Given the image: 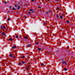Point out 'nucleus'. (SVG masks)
I'll list each match as a JSON object with an SVG mask.
<instances>
[{
    "mask_svg": "<svg viewBox=\"0 0 75 75\" xmlns=\"http://www.w3.org/2000/svg\"><path fill=\"white\" fill-rule=\"evenodd\" d=\"M15 6V7H17V8L18 10H19V9L20 8L21 6L19 5H18L17 4H16Z\"/></svg>",
    "mask_w": 75,
    "mask_h": 75,
    "instance_id": "f257e3e1",
    "label": "nucleus"
},
{
    "mask_svg": "<svg viewBox=\"0 0 75 75\" xmlns=\"http://www.w3.org/2000/svg\"><path fill=\"white\" fill-rule=\"evenodd\" d=\"M64 17V14L62 13L61 14V16H60V18L62 19V18H63Z\"/></svg>",
    "mask_w": 75,
    "mask_h": 75,
    "instance_id": "f03ea898",
    "label": "nucleus"
},
{
    "mask_svg": "<svg viewBox=\"0 0 75 75\" xmlns=\"http://www.w3.org/2000/svg\"><path fill=\"white\" fill-rule=\"evenodd\" d=\"M29 68H30V67L29 66H27L26 67V71H28V69H29Z\"/></svg>",
    "mask_w": 75,
    "mask_h": 75,
    "instance_id": "7ed1b4c3",
    "label": "nucleus"
},
{
    "mask_svg": "<svg viewBox=\"0 0 75 75\" xmlns=\"http://www.w3.org/2000/svg\"><path fill=\"white\" fill-rule=\"evenodd\" d=\"M17 46H13L12 47V49H14V48H16Z\"/></svg>",
    "mask_w": 75,
    "mask_h": 75,
    "instance_id": "20e7f679",
    "label": "nucleus"
},
{
    "mask_svg": "<svg viewBox=\"0 0 75 75\" xmlns=\"http://www.w3.org/2000/svg\"><path fill=\"white\" fill-rule=\"evenodd\" d=\"M66 22L67 24H69V23H70V22H69V21H68V20L66 21Z\"/></svg>",
    "mask_w": 75,
    "mask_h": 75,
    "instance_id": "39448f33",
    "label": "nucleus"
},
{
    "mask_svg": "<svg viewBox=\"0 0 75 75\" xmlns=\"http://www.w3.org/2000/svg\"><path fill=\"white\" fill-rule=\"evenodd\" d=\"M15 37L16 38H18V37H19V36H18V35H16V36H15Z\"/></svg>",
    "mask_w": 75,
    "mask_h": 75,
    "instance_id": "423d86ee",
    "label": "nucleus"
},
{
    "mask_svg": "<svg viewBox=\"0 0 75 75\" xmlns=\"http://www.w3.org/2000/svg\"><path fill=\"white\" fill-rule=\"evenodd\" d=\"M38 51H41V50H42V49L41 48H38Z\"/></svg>",
    "mask_w": 75,
    "mask_h": 75,
    "instance_id": "0eeeda50",
    "label": "nucleus"
},
{
    "mask_svg": "<svg viewBox=\"0 0 75 75\" xmlns=\"http://www.w3.org/2000/svg\"><path fill=\"white\" fill-rule=\"evenodd\" d=\"M2 35H6V34H5L3 32L2 33Z\"/></svg>",
    "mask_w": 75,
    "mask_h": 75,
    "instance_id": "6e6552de",
    "label": "nucleus"
},
{
    "mask_svg": "<svg viewBox=\"0 0 75 75\" xmlns=\"http://www.w3.org/2000/svg\"><path fill=\"white\" fill-rule=\"evenodd\" d=\"M13 38H11L9 39V41H12V40H13Z\"/></svg>",
    "mask_w": 75,
    "mask_h": 75,
    "instance_id": "1a4fd4ad",
    "label": "nucleus"
},
{
    "mask_svg": "<svg viewBox=\"0 0 75 75\" xmlns=\"http://www.w3.org/2000/svg\"><path fill=\"white\" fill-rule=\"evenodd\" d=\"M9 57H13V55L12 54H10L9 55Z\"/></svg>",
    "mask_w": 75,
    "mask_h": 75,
    "instance_id": "9d476101",
    "label": "nucleus"
},
{
    "mask_svg": "<svg viewBox=\"0 0 75 75\" xmlns=\"http://www.w3.org/2000/svg\"><path fill=\"white\" fill-rule=\"evenodd\" d=\"M1 29H3V26H1L0 28Z\"/></svg>",
    "mask_w": 75,
    "mask_h": 75,
    "instance_id": "9b49d317",
    "label": "nucleus"
},
{
    "mask_svg": "<svg viewBox=\"0 0 75 75\" xmlns=\"http://www.w3.org/2000/svg\"><path fill=\"white\" fill-rule=\"evenodd\" d=\"M64 70L65 71H67V69L66 68H64Z\"/></svg>",
    "mask_w": 75,
    "mask_h": 75,
    "instance_id": "f8f14e48",
    "label": "nucleus"
},
{
    "mask_svg": "<svg viewBox=\"0 0 75 75\" xmlns=\"http://www.w3.org/2000/svg\"><path fill=\"white\" fill-rule=\"evenodd\" d=\"M3 26V29H6V28L4 26Z\"/></svg>",
    "mask_w": 75,
    "mask_h": 75,
    "instance_id": "ddd939ff",
    "label": "nucleus"
},
{
    "mask_svg": "<svg viewBox=\"0 0 75 75\" xmlns=\"http://www.w3.org/2000/svg\"><path fill=\"white\" fill-rule=\"evenodd\" d=\"M62 64H65V63H66V62H62Z\"/></svg>",
    "mask_w": 75,
    "mask_h": 75,
    "instance_id": "4468645a",
    "label": "nucleus"
},
{
    "mask_svg": "<svg viewBox=\"0 0 75 75\" xmlns=\"http://www.w3.org/2000/svg\"><path fill=\"white\" fill-rule=\"evenodd\" d=\"M24 38L25 39H27V38H28V37H27L26 36H25Z\"/></svg>",
    "mask_w": 75,
    "mask_h": 75,
    "instance_id": "2eb2a0df",
    "label": "nucleus"
},
{
    "mask_svg": "<svg viewBox=\"0 0 75 75\" xmlns=\"http://www.w3.org/2000/svg\"><path fill=\"white\" fill-rule=\"evenodd\" d=\"M44 64L42 63L41 64V66H44Z\"/></svg>",
    "mask_w": 75,
    "mask_h": 75,
    "instance_id": "dca6fc26",
    "label": "nucleus"
},
{
    "mask_svg": "<svg viewBox=\"0 0 75 75\" xmlns=\"http://www.w3.org/2000/svg\"><path fill=\"white\" fill-rule=\"evenodd\" d=\"M11 20V18H8V21H9V20Z\"/></svg>",
    "mask_w": 75,
    "mask_h": 75,
    "instance_id": "f3484780",
    "label": "nucleus"
},
{
    "mask_svg": "<svg viewBox=\"0 0 75 75\" xmlns=\"http://www.w3.org/2000/svg\"><path fill=\"white\" fill-rule=\"evenodd\" d=\"M22 62V63L23 64H25V62H24V61H23Z\"/></svg>",
    "mask_w": 75,
    "mask_h": 75,
    "instance_id": "a211bd4d",
    "label": "nucleus"
},
{
    "mask_svg": "<svg viewBox=\"0 0 75 75\" xmlns=\"http://www.w3.org/2000/svg\"><path fill=\"white\" fill-rule=\"evenodd\" d=\"M28 47H30V45H27Z\"/></svg>",
    "mask_w": 75,
    "mask_h": 75,
    "instance_id": "6ab92c4d",
    "label": "nucleus"
},
{
    "mask_svg": "<svg viewBox=\"0 0 75 75\" xmlns=\"http://www.w3.org/2000/svg\"><path fill=\"white\" fill-rule=\"evenodd\" d=\"M44 23L45 25H46V24H47V23H46V22H44Z\"/></svg>",
    "mask_w": 75,
    "mask_h": 75,
    "instance_id": "aec40b11",
    "label": "nucleus"
},
{
    "mask_svg": "<svg viewBox=\"0 0 75 75\" xmlns=\"http://www.w3.org/2000/svg\"><path fill=\"white\" fill-rule=\"evenodd\" d=\"M12 58H13L15 59L16 58V57L15 56H13Z\"/></svg>",
    "mask_w": 75,
    "mask_h": 75,
    "instance_id": "412c9836",
    "label": "nucleus"
},
{
    "mask_svg": "<svg viewBox=\"0 0 75 75\" xmlns=\"http://www.w3.org/2000/svg\"><path fill=\"white\" fill-rule=\"evenodd\" d=\"M29 11H33V9H30L29 10Z\"/></svg>",
    "mask_w": 75,
    "mask_h": 75,
    "instance_id": "4be33fe9",
    "label": "nucleus"
},
{
    "mask_svg": "<svg viewBox=\"0 0 75 75\" xmlns=\"http://www.w3.org/2000/svg\"><path fill=\"white\" fill-rule=\"evenodd\" d=\"M24 18H27V16H24Z\"/></svg>",
    "mask_w": 75,
    "mask_h": 75,
    "instance_id": "5701e85b",
    "label": "nucleus"
},
{
    "mask_svg": "<svg viewBox=\"0 0 75 75\" xmlns=\"http://www.w3.org/2000/svg\"><path fill=\"white\" fill-rule=\"evenodd\" d=\"M12 9H13V10H16V9L13 8H12Z\"/></svg>",
    "mask_w": 75,
    "mask_h": 75,
    "instance_id": "b1692460",
    "label": "nucleus"
},
{
    "mask_svg": "<svg viewBox=\"0 0 75 75\" xmlns=\"http://www.w3.org/2000/svg\"><path fill=\"white\" fill-rule=\"evenodd\" d=\"M18 64L19 65H21V63H19Z\"/></svg>",
    "mask_w": 75,
    "mask_h": 75,
    "instance_id": "393cba45",
    "label": "nucleus"
},
{
    "mask_svg": "<svg viewBox=\"0 0 75 75\" xmlns=\"http://www.w3.org/2000/svg\"><path fill=\"white\" fill-rule=\"evenodd\" d=\"M36 44L38 45V42H36Z\"/></svg>",
    "mask_w": 75,
    "mask_h": 75,
    "instance_id": "a878e982",
    "label": "nucleus"
},
{
    "mask_svg": "<svg viewBox=\"0 0 75 75\" xmlns=\"http://www.w3.org/2000/svg\"><path fill=\"white\" fill-rule=\"evenodd\" d=\"M25 58V56H23L22 57V58Z\"/></svg>",
    "mask_w": 75,
    "mask_h": 75,
    "instance_id": "bb28decb",
    "label": "nucleus"
},
{
    "mask_svg": "<svg viewBox=\"0 0 75 75\" xmlns=\"http://www.w3.org/2000/svg\"><path fill=\"white\" fill-rule=\"evenodd\" d=\"M38 7L39 8H41V7L40 6H38Z\"/></svg>",
    "mask_w": 75,
    "mask_h": 75,
    "instance_id": "cd10ccee",
    "label": "nucleus"
},
{
    "mask_svg": "<svg viewBox=\"0 0 75 75\" xmlns=\"http://www.w3.org/2000/svg\"><path fill=\"white\" fill-rule=\"evenodd\" d=\"M4 3H5V4H7V2H6V1H5Z\"/></svg>",
    "mask_w": 75,
    "mask_h": 75,
    "instance_id": "c85d7f7f",
    "label": "nucleus"
},
{
    "mask_svg": "<svg viewBox=\"0 0 75 75\" xmlns=\"http://www.w3.org/2000/svg\"><path fill=\"white\" fill-rule=\"evenodd\" d=\"M55 1H59V0H55Z\"/></svg>",
    "mask_w": 75,
    "mask_h": 75,
    "instance_id": "c756f323",
    "label": "nucleus"
},
{
    "mask_svg": "<svg viewBox=\"0 0 75 75\" xmlns=\"http://www.w3.org/2000/svg\"><path fill=\"white\" fill-rule=\"evenodd\" d=\"M28 14H30V13H31V12H28Z\"/></svg>",
    "mask_w": 75,
    "mask_h": 75,
    "instance_id": "7c9ffc66",
    "label": "nucleus"
},
{
    "mask_svg": "<svg viewBox=\"0 0 75 75\" xmlns=\"http://www.w3.org/2000/svg\"><path fill=\"white\" fill-rule=\"evenodd\" d=\"M56 16H57V18H58V15H56Z\"/></svg>",
    "mask_w": 75,
    "mask_h": 75,
    "instance_id": "2f4dec72",
    "label": "nucleus"
},
{
    "mask_svg": "<svg viewBox=\"0 0 75 75\" xmlns=\"http://www.w3.org/2000/svg\"><path fill=\"white\" fill-rule=\"evenodd\" d=\"M32 1L33 2L34 1V0H32Z\"/></svg>",
    "mask_w": 75,
    "mask_h": 75,
    "instance_id": "473e14b6",
    "label": "nucleus"
},
{
    "mask_svg": "<svg viewBox=\"0 0 75 75\" xmlns=\"http://www.w3.org/2000/svg\"><path fill=\"white\" fill-rule=\"evenodd\" d=\"M57 10H59V8H57Z\"/></svg>",
    "mask_w": 75,
    "mask_h": 75,
    "instance_id": "72a5a7b5",
    "label": "nucleus"
},
{
    "mask_svg": "<svg viewBox=\"0 0 75 75\" xmlns=\"http://www.w3.org/2000/svg\"><path fill=\"white\" fill-rule=\"evenodd\" d=\"M51 10H50L49 11V12H51Z\"/></svg>",
    "mask_w": 75,
    "mask_h": 75,
    "instance_id": "f704fd0d",
    "label": "nucleus"
},
{
    "mask_svg": "<svg viewBox=\"0 0 75 75\" xmlns=\"http://www.w3.org/2000/svg\"><path fill=\"white\" fill-rule=\"evenodd\" d=\"M10 7H11V6H10Z\"/></svg>",
    "mask_w": 75,
    "mask_h": 75,
    "instance_id": "c9c22d12",
    "label": "nucleus"
},
{
    "mask_svg": "<svg viewBox=\"0 0 75 75\" xmlns=\"http://www.w3.org/2000/svg\"><path fill=\"white\" fill-rule=\"evenodd\" d=\"M57 52H58V51H57Z\"/></svg>",
    "mask_w": 75,
    "mask_h": 75,
    "instance_id": "e433bc0d",
    "label": "nucleus"
},
{
    "mask_svg": "<svg viewBox=\"0 0 75 75\" xmlns=\"http://www.w3.org/2000/svg\"><path fill=\"white\" fill-rule=\"evenodd\" d=\"M46 13H48V12H46Z\"/></svg>",
    "mask_w": 75,
    "mask_h": 75,
    "instance_id": "4c0bfd02",
    "label": "nucleus"
},
{
    "mask_svg": "<svg viewBox=\"0 0 75 75\" xmlns=\"http://www.w3.org/2000/svg\"><path fill=\"white\" fill-rule=\"evenodd\" d=\"M0 33H1V32H0Z\"/></svg>",
    "mask_w": 75,
    "mask_h": 75,
    "instance_id": "58836bf2",
    "label": "nucleus"
}]
</instances>
